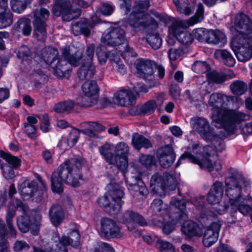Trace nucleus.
I'll return each mask as SVG.
<instances>
[{
    "mask_svg": "<svg viewBox=\"0 0 252 252\" xmlns=\"http://www.w3.org/2000/svg\"><path fill=\"white\" fill-rule=\"evenodd\" d=\"M156 107V102L154 100H150L141 107L140 111L143 113L151 114L154 112Z\"/></svg>",
    "mask_w": 252,
    "mask_h": 252,
    "instance_id": "052dcab7",
    "label": "nucleus"
},
{
    "mask_svg": "<svg viewBox=\"0 0 252 252\" xmlns=\"http://www.w3.org/2000/svg\"><path fill=\"white\" fill-rule=\"evenodd\" d=\"M156 247L161 252H177V250L171 243L158 237H156Z\"/></svg>",
    "mask_w": 252,
    "mask_h": 252,
    "instance_id": "a18cd8bd",
    "label": "nucleus"
},
{
    "mask_svg": "<svg viewBox=\"0 0 252 252\" xmlns=\"http://www.w3.org/2000/svg\"><path fill=\"white\" fill-rule=\"evenodd\" d=\"M209 30L204 28H198L193 31L194 37L200 42H207Z\"/></svg>",
    "mask_w": 252,
    "mask_h": 252,
    "instance_id": "4d7b16f0",
    "label": "nucleus"
},
{
    "mask_svg": "<svg viewBox=\"0 0 252 252\" xmlns=\"http://www.w3.org/2000/svg\"><path fill=\"white\" fill-rule=\"evenodd\" d=\"M84 160L72 158L62 163L51 177L52 189L54 192L63 191V184L78 187L83 182L81 169Z\"/></svg>",
    "mask_w": 252,
    "mask_h": 252,
    "instance_id": "7ed1b4c3",
    "label": "nucleus"
},
{
    "mask_svg": "<svg viewBox=\"0 0 252 252\" xmlns=\"http://www.w3.org/2000/svg\"><path fill=\"white\" fill-rule=\"evenodd\" d=\"M41 219L42 216L39 212L35 213L34 221L31 220L29 215H21L17 218V224L21 232L26 233L31 229H32V233L36 235Z\"/></svg>",
    "mask_w": 252,
    "mask_h": 252,
    "instance_id": "ddd939ff",
    "label": "nucleus"
},
{
    "mask_svg": "<svg viewBox=\"0 0 252 252\" xmlns=\"http://www.w3.org/2000/svg\"><path fill=\"white\" fill-rule=\"evenodd\" d=\"M179 183L178 180L167 173L162 175L156 173L152 176L150 181V187L152 190L156 193H158L160 190L165 191L175 190Z\"/></svg>",
    "mask_w": 252,
    "mask_h": 252,
    "instance_id": "9d476101",
    "label": "nucleus"
},
{
    "mask_svg": "<svg viewBox=\"0 0 252 252\" xmlns=\"http://www.w3.org/2000/svg\"><path fill=\"white\" fill-rule=\"evenodd\" d=\"M32 0H11L10 1L11 8L13 11L21 13L25 9L27 3L31 2Z\"/></svg>",
    "mask_w": 252,
    "mask_h": 252,
    "instance_id": "603ef678",
    "label": "nucleus"
},
{
    "mask_svg": "<svg viewBox=\"0 0 252 252\" xmlns=\"http://www.w3.org/2000/svg\"><path fill=\"white\" fill-rule=\"evenodd\" d=\"M96 202L99 206L110 214L116 215L120 212L119 205H115L109 195L107 194V192L103 196L99 197Z\"/></svg>",
    "mask_w": 252,
    "mask_h": 252,
    "instance_id": "bb28decb",
    "label": "nucleus"
},
{
    "mask_svg": "<svg viewBox=\"0 0 252 252\" xmlns=\"http://www.w3.org/2000/svg\"><path fill=\"white\" fill-rule=\"evenodd\" d=\"M121 221L126 224H138L141 226L147 225V223L144 218L138 214L131 210H127L122 215L121 218Z\"/></svg>",
    "mask_w": 252,
    "mask_h": 252,
    "instance_id": "393cba45",
    "label": "nucleus"
},
{
    "mask_svg": "<svg viewBox=\"0 0 252 252\" xmlns=\"http://www.w3.org/2000/svg\"><path fill=\"white\" fill-rule=\"evenodd\" d=\"M207 43L218 44L226 42L225 35L219 30H209Z\"/></svg>",
    "mask_w": 252,
    "mask_h": 252,
    "instance_id": "c9c22d12",
    "label": "nucleus"
},
{
    "mask_svg": "<svg viewBox=\"0 0 252 252\" xmlns=\"http://www.w3.org/2000/svg\"><path fill=\"white\" fill-rule=\"evenodd\" d=\"M49 215L52 223L55 226H59L64 219V214L61 205L53 204L49 210Z\"/></svg>",
    "mask_w": 252,
    "mask_h": 252,
    "instance_id": "cd10ccee",
    "label": "nucleus"
},
{
    "mask_svg": "<svg viewBox=\"0 0 252 252\" xmlns=\"http://www.w3.org/2000/svg\"><path fill=\"white\" fill-rule=\"evenodd\" d=\"M17 210L21 212L24 215H29L30 209L29 206L25 203H24L20 199L14 198L11 200L9 203L8 208L6 214L8 213L13 211L14 216L15 215V210Z\"/></svg>",
    "mask_w": 252,
    "mask_h": 252,
    "instance_id": "72a5a7b5",
    "label": "nucleus"
},
{
    "mask_svg": "<svg viewBox=\"0 0 252 252\" xmlns=\"http://www.w3.org/2000/svg\"><path fill=\"white\" fill-rule=\"evenodd\" d=\"M115 157L117 160L116 166L124 173L128 166L127 155L129 147L126 143L120 142L115 147Z\"/></svg>",
    "mask_w": 252,
    "mask_h": 252,
    "instance_id": "f3484780",
    "label": "nucleus"
},
{
    "mask_svg": "<svg viewBox=\"0 0 252 252\" xmlns=\"http://www.w3.org/2000/svg\"><path fill=\"white\" fill-rule=\"evenodd\" d=\"M95 73V67L93 63L85 62L78 69L77 76L80 80H90Z\"/></svg>",
    "mask_w": 252,
    "mask_h": 252,
    "instance_id": "c85d7f7f",
    "label": "nucleus"
},
{
    "mask_svg": "<svg viewBox=\"0 0 252 252\" xmlns=\"http://www.w3.org/2000/svg\"><path fill=\"white\" fill-rule=\"evenodd\" d=\"M182 231L189 237L200 236L202 233L199 225L191 220L187 221L183 224Z\"/></svg>",
    "mask_w": 252,
    "mask_h": 252,
    "instance_id": "f704fd0d",
    "label": "nucleus"
},
{
    "mask_svg": "<svg viewBox=\"0 0 252 252\" xmlns=\"http://www.w3.org/2000/svg\"><path fill=\"white\" fill-rule=\"evenodd\" d=\"M29 248V245L26 242L18 240L14 245L13 250L15 252H22L28 250Z\"/></svg>",
    "mask_w": 252,
    "mask_h": 252,
    "instance_id": "338daca9",
    "label": "nucleus"
},
{
    "mask_svg": "<svg viewBox=\"0 0 252 252\" xmlns=\"http://www.w3.org/2000/svg\"><path fill=\"white\" fill-rule=\"evenodd\" d=\"M75 103L71 100H68L56 104L54 109L55 111L60 113H68L73 109Z\"/></svg>",
    "mask_w": 252,
    "mask_h": 252,
    "instance_id": "49530a36",
    "label": "nucleus"
},
{
    "mask_svg": "<svg viewBox=\"0 0 252 252\" xmlns=\"http://www.w3.org/2000/svg\"><path fill=\"white\" fill-rule=\"evenodd\" d=\"M114 149V145L108 143H105L98 148L101 155L103 157L106 162L110 164L116 165L117 160L113 153Z\"/></svg>",
    "mask_w": 252,
    "mask_h": 252,
    "instance_id": "2f4dec72",
    "label": "nucleus"
},
{
    "mask_svg": "<svg viewBox=\"0 0 252 252\" xmlns=\"http://www.w3.org/2000/svg\"><path fill=\"white\" fill-rule=\"evenodd\" d=\"M150 6V3L148 0L136 1L129 15V24L134 28L140 29L157 28V22L146 13Z\"/></svg>",
    "mask_w": 252,
    "mask_h": 252,
    "instance_id": "423d86ee",
    "label": "nucleus"
},
{
    "mask_svg": "<svg viewBox=\"0 0 252 252\" xmlns=\"http://www.w3.org/2000/svg\"><path fill=\"white\" fill-rule=\"evenodd\" d=\"M230 88L232 93L236 95L243 94L247 89V85L241 81H234L230 85Z\"/></svg>",
    "mask_w": 252,
    "mask_h": 252,
    "instance_id": "8fccbe9b",
    "label": "nucleus"
},
{
    "mask_svg": "<svg viewBox=\"0 0 252 252\" xmlns=\"http://www.w3.org/2000/svg\"><path fill=\"white\" fill-rule=\"evenodd\" d=\"M165 209L166 206L163 205L162 201L160 199H155L151 203L150 210L155 215L161 213Z\"/></svg>",
    "mask_w": 252,
    "mask_h": 252,
    "instance_id": "5fc2aeb1",
    "label": "nucleus"
},
{
    "mask_svg": "<svg viewBox=\"0 0 252 252\" xmlns=\"http://www.w3.org/2000/svg\"><path fill=\"white\" fill-rule=\"evenodd\" d=\"M184 54L182 48L172 47L168 50V57L170 60L175 61L180 58Z\"/></svg>",
    "mask_w": 252,
    "mask_h": 252,
    "instance_id": "0e129e2a",
    "label": "nucleus"
},
{
    "mask_svg": "<svg viewBox=\"0 0 252 252\" xmlns=\"http://www.w3.org/2000/svg\"><path fill=\"white\" fill-rule=\"evenodd\" d=\"M229 176L225 178L224 183L226 188L225 195L226 196L223 201V206L216 208V212L222 215L226 211H229V216L227 218L229 223H236L240 221L241 218L237 211L246 215L252 211L249 205L241 204L243 199L242 192L250 187V181L237 170L230 168L228 169Z\"/></svg>",
    "mask_w": 252,
    "mask_h": 252,
    "instance_id": "f257e3e1",
    "label": "nucleus"
},
{
    "mask_svg": "<svg viewBox=\"0 0 252 252\" xmlns=\"http://www.w3.org/2000/svg\"><path fill=\"white\" fill-rule=\"evenodd\" d=\"M178 11L181 13L188 16L191 14L193 7L189 3L190 0H173Z\"/></svg>",
    "mask_w": 252,
    "mask_h": 252,
    "instance_id": "58836bf2",
    "label": "nucleus"
},
{
    "mask_svg": "<svg viewBox=\"0 0 252 252\" xmlns=\"http://www.w3.org/2000/svg\"><path fill=\"white\" fill-rule=\"evenodd\" d=\"M204 6L199 2L193 16L184 21L176 20L179 23L178 28L180 29L177 33L176 38L181 44L188 46L192 42L193 39L191 34L188 31H184L182 28L192 26L202 22L204 18Z\"/></svg>",
    "mask_w": 252,
    "mask_h": 252,
    "instance_id": "0eeeda50",
    "label": "nucleus"
},
{
    "mask_svg": "<svg viewBox=\"0 0 252 252\" xmlns=\"http://www.w3.org/2000/svg\"><path fill=\"white\" fill-rule=\"evenodd\" d=\"M1 169L2 171L3 176L5 178L11 179L15 177L14 170L16 168H14L6 164H1Z\"/></svg>",
    "mask_w": 252,
    "mask_h": 252,
    "instance_id": "e2e57ef3",
    "label": "nucleus"
},
{
    "mask_svg": "<svg viewBox=\"0 0 252 252\" xmlns=\"http://www.w3.org/2000/svg\"><path fill=\"white\" fill-rule=\"evenodd\" d=\"M19 190L24 198H30L37 190L36 182L34 181L25 180L19 185Z\"/></svg>",
    "mask_w": 252,
    "mask_h": 252,
    "instance_id": "a878e982",
    "label": "nucleus"
},
{
    "mask_svg": "<svg viewBox=\"0 0 252 252\" xmlns=\"http://www.w3.org/2000/svg\"><path fill=\"white\" fill-rule=\"evenodd\" d=\"M94 252H114V251L108 244L102 242L94 249Z\"/></svg>",
    "mask_w": 252,
    "mask_h": 252,
    "instance_id": "774afa93",
    "label": "nucleus"
},
{
    "mask_svg": "<svg viewBox=\"0 0 252 252\" xmlns=\"http://www.w3.org/2000/svg\"><path fill=\"white\" fill-rule=\"evenodd\" d=\"M126 182L128 185V189L135 196L142 198L148 193V190L141 181L140 175L131 176V178L126 180Z\"/></svg>",
    "mask_w": 252,
    "mask_h": 252,
    "instance_id": "412c9836",
    "label": "nucleus"
},
{
    "mask_svg": "<svg viewBox=\"0 0 252 252\" xmlns=\"http://www.w3.org/2000/svg\"><path fill=\"white\" fill-rule=\"evenodd\" d=\"M87 20L81 21L72 24L71 30L75 35H78L81 33L87 36L90 34L89 27Z\"/></svg>",
    "mask_w": 252,
    "mask_h": 252,
    "instance_id": "e433bc0d",
    "label": "nucleus"
},
{
    "mask_svg": "<svg viewBox=\"0 0 252 252\" xmlns=\"http://www.w3.org/2000/svg\"><path fill=\"white\" fill-rule=\"evenodd\" d=\"M179 23L176 20L172 22L171 26L169 27L168 35L167 38V42L169 45L173 46L176 43V39L177 32H179V29L178 28Z\"/></svg>",
    "mask_w": 252,
    "mask_h": 252,
    "instance_id": "c03bdc74",
    "label": "nucleus"
},
{
    "mask_svg": "<svg viewBox=\"0 0 252 252\" xmlns=\"http://www.w3.org/2000/svg\"><path fill=\"white\" fill-rule=\"evenodd\" d=\"M215 141L214 148L211 146H207L202 148V155L206 156H214L217 152H222L225 148L224 141L220 138V135L217 134V137L212 141Z\"/></svg>",
    "mask_w": 252,
    "mask_h": 252,
    "instance_id": "c756f323",
    "label": "nucleus"
},
{
    "mask_svg": "<svg viewBox=\"0 0 252 252\" xmlns=\"http://www.w3.org/2000/svg\"><path fill=\"white\" fill-rule=\"evenodd\" d=\"M170 205L172 208L177 210V214L173 217L172 222H167L165 223L159 222L157 224L159 226H162L163 233L166 234L170 233L174 230V225L178 221L181 222L182 220H185L188 218L186 211V203L184 200H180L172 197Z\"/></svg>",
    "mask_w": 252,
    "mask_h": 252,
    "instance_id": "1a4fd4ad",
    "label": "nucleus"
},
{
    "mask_svg": "<svg viewBox=\"0 0 252 252\" xmlns=\"http://www.w3.org/2000/svg\"><path fill=\"white\" fill-rule=\"evenodd\" d=\"M100 233L101 236L107 239L120 238L123 236L117 222L107 217L103 218L100 220Z\"/></svg>",
    "mask_w": 252,
    "mask_h": 252,
    "instance_id": "4468645a",
    "label": "nucleus"
},
{
    "mask_svg": "<svg viewBox=\"0 0 252 252\" xmlns=\"http://www.w3.org/2000/svg\"><path fill=\"white\" fill-rule=\"evenodd\" d=\"M221 226V222L217 220L205 227L203 238L204 246L210 247L217 242Z\"/></svg>",
    "mask_w": 252,
    "mask_h": 252,
    "instance_id": "a211bd4d",
    "label": "nucleus"
},
{
    "mask_svg": "<svg viewBox=\"0 0 252 252\" xmlns=\"http://www.w3.org/2000/svg\"><path fill=\"white\" fill-rule=\"evenodd\" d=\"M1 157L5 161V162L2 164H6L14 168H17L20 165V159L15 156L5 153L1 155Z\"/></svg>",
    "mask_w": 252,
    "mask_h": 252,
    "instance_id": "de8ad7c7",
    "label": "nucleus"
},
{
    "mask_svg": "<svg viewBox=\"0 0 252 252\" xmlns=\"http://www.w3.org/2000/svg\"><path fill=\"white\" fill-rule=\"evenodd\" d=\"M140 162L145 165L147 168L150 167L156 162L155 158L154 156L148 155H143L139 158Z\"/></svg>",
    "mask_w": 252,
    "mask_h": 252,
    "instance_id": "bf43d9fd",
    "label": "nucleus"
},
{
    "mask_svg": "<svg viewBox=\"0 0 252 252\" xmlns=\"http://www.w3.org/2000/svg\"><path fill=\"white\" fill-rule=\"evenodd\" d=\"M13 22V16L10 11L0 12V29L9 26Z\"/></svg>",
    "mask_w": 252,
    "mask_h": 252,
    "instance_id": "3c124183",
    "label": "nucleus"
},
{
    "mask_svg": "<svg viewBox=\"0 0 252 252\" xmlns=\"http://www.w3.org/2000/svg\"><path fill=\"white\" fill-rule=\"evenodd\" d=\"M214 56L216 59L228 66H233L235 64V59L232 54L226 50H217L214 54Z\"/></svg>",
    "mask_w": 252,
    "mask_h": 252,
    "instance_id": "473e14b6",
    "label": "nucleus"
},
{
    "mask_svg": "<svg viewBox=\"0 0 252 252\" xmlns=\"http://www.w3.org/2000/svg\"><path fill=\"white\" fill-rule=\"evenodd\" d=\"M192 122L193 128L204 140L212 141L217 137V133L214 131L207 119L197 117L192 119Z\"/></svg>",
    "mask_w": 252,
    "mask_h": 252,
    "instance_id": "f8f14e48",
    "label": "nucleus"
},
{
    "mask_svg": "<svg viewBox=\"0 0 252 252\" xmlns=\"http://www.w3.org/2000/svg\"><path fill=\"white\" fill-rule=\"evenodd\" d=\"M62 237L66 238L65 244L70 245L73 247H77L79 246L80 236L78 229L77 228L72 229V230L69 232L68 236H66L63 235Z\"/></svg>",
    "mask_w": 252,
    "mask_h": 252,
    "instance_id": "37998d69",
    "label": "nucleus"
},
{
    "mask_svg": "<svg viewBox=\"0 0 252 252\" xmlns=\"http://www.w3.org/2000/svg\"><path fill=\"white\" fill-rule=\"evenodd\" d=\"M146 40L152 48L155 50L159 49L161 46V38L157 33L148 34Z\"/></svg>",
    "mask_w": 252,
    "mask_h": 252,
    "instance_id": "09e8293b",
    "label": "nucleus"
},
{
    "mask_svg": "<svg viewBox=\"0 0 252 252\" xmlns=\"http://www.w3.org/2000/svg\"><path fill=\"white\" fill-rule=\"evenodd\" d=\"M83 126L92 128L97 133H100L105 130V127L102 125L95 122H86L82 124Z\"/></svg>",
    "mask_w": 252,
    "mask_h": 252,
    "instance_id": "680f3d73",
    "label": "nucleus"
},
{
    "mask_svg": "<svg viewBox=\"0 0 252 252\" xmlns=\"http://www.w3.org/2000/svg\"><path fill=\"white\" fill-rule=\"evenodd\" d=\"M208 82L215 84H221L227 80V76L215 70H209L206 74Z\"/></svg>",
    "mask_w": 252,
    "mask_h": 252,
    "instance_id": "ea45409f",
    "label": "nucleus"
},
{
    "mask_svg": "<svg viewBox=\"0 0 252 252\" xmlns=\"http://www.w3.org/2000/svg\"><path fill=\"white\" fill-rule=\"evenodd\" d=\"M233 97L224 94L214 93L211 94L208 100V105L211 107L213 121L220 126L218 127H222L229 133L232 132L237 124L247 120L249 117L240 111L223 109Z\"/></svg>",
    "mask_w": 252,
    "mask_h": 252,
    "instance_id": "f03ea898",
    "label": "nucleus"
},
{
    "mask_svg": "<svg viewBox=\"0 0 252 252\" xmlns=\"http://www.w3.org/2000/svg\"><path fill=\"white\" fill-rule=\"evenodd\" d=\"M224 186L220 181H215L211 186L207 196V201L211 204H218L224 194Z\"/></svg>",
    "mask_w": 252,
    "mask_h": 252,
    "instance_id": "b1692460",
    "label": "nucleus"
},
{
    "mask_svg": "<svg viewBox=\"0 0 252 252\" xmlns=\"http://www.w3.org/2000/svg\"><path fill=\"white\" fill-rule=\"evenodd\" d=\"M82 90L84 94L98 96V87L94 81H86L82 86Z\"/></svg>",
    "mask_w": 252,
    "mask_h": 252,
    "instance_id": "a19ab883",
    "label": "nucleus"
},
{
    "mask_svg": "<svg viewBox=\"0 0 252 252\" xmlns=\"http://www.w3.org/2000/svg\"><path fill=\"white\" fill-rule=\"evenodd\" d=\"M157 158L161 166L164 168L170 167L175 159V154L173 148L165 146L158 149Z\"/></svg>",
    "mask_w": 252,
    "mask_h": 252,
    "instance_id": "4be33fe9",
    "label": "nucleus"
},
{
    "mask_svg": "<svg viewBox=\"0 0 252 252\" xmlns=\"http://www.w3.org/2000/svg\"><path fill=\"white\" fill-rule=\"evenodd\" d=\"M137 73L146 81L152 80L154 78V69L156 67L155 62L143 59H138L136 62Z\"/></svg>",
    "mask_w": 252,
    "mask_h": 252,
    "instance_id": "dca6fc26",
    "label": "nucleus"
},
{
    "mask_svg": "<svg viewBox=\"0 0 252 252\" xmlns=\"http://www.w3.org/2000/svg\"><path fill=\"white\" fill-rule=\"evenodd\" d=\"M98 101V96L83 94L81 97V105L84 107H91L97 104Z\"/></svg>",
    "mask_w": 252,
    "mask_h": 252,
    "instance_id": "864d4df0",
    "label": "nucleus"
},
{
    "mask_svg": "<svg viewBox=\"0 0 252 252\" xmlns=\"http://www.w3.org/2000/svg\"><path fill=\"white\" fill-rule=\"evenodd\" d=\"M33 35L39 40H43L47 36L46 20L50 15L49 11L45 8L35 10L34 12Z\"/></svg>",
    "mask_w": 252,
    "mask_h": 252,
    "instance_id": "9b49d317",
    "label": "nucleus"
},
{
    "mask_svg": "<svg viewBox=\"0 0 252 252\" xmlns=\"http://www.w3.org/2000/svg\"><path fill=\"white\" fill-rule=\"evenodd\" d=\"M82 53V48L76 49L72 46L68 49L67 48H63L62 55L64 59H58L55 63L50 65L54 74L58 77L64 76L71 70L69 64L75 66L78 65Z\"/></svg>",
    "mask_w": 252,
    "mask_h": 252,
    "instance_id": "39448f33",
    "label": "nucleus"
},
{
    "mask_svg": "<svg viewBox=\"0 0 252 252\" xmlns=\"http://www.w3.org/2000/svg\"><path fill=\"white\" fill-rule=\"evenodd\" d=\"M231 47L239 61L246 62L252 58V36L248 38L234 37Z\"/></svg>",
    "mask_w": 252,
    "mask_h": 252,
    "instance_id": "6e6552de",
    "label": "nucleus"
},
{
    "mask_svg": "<svg viewBox=\"0 0 252 252\" xmlns=\"http://www.w3.org/2000/svg\"><path fill=\"white\" fill-rule=\"evenodd\" d=\"M101 39L107 45H119L125 41V32L120 28H110L102 34Z\"/></svg>",
    "mask_w": 252,
    "mask_h": 252,
    "instance_id": "2eb2a0df",
    "label": "nucleus"
},
{
    "mask_svg": "<svg viewBox=\"0 0 252 252\" xmlns=\"http://www.w3.org/2000/svg\"><path fill=\"white\" fill-rule=\"evenodd\" d=\"M132 144L134 148L140 150L142 147L149 148L152 147L150 141L138 133H134L132 137Z\"/></svg>",
    "mask_w": 252,
    "mask_h": 252,
    "instance_id": "4c0bfd02",
    "label": "nucleus"
},
{
    "mask_svg": "<svg viewBox=\"0 0 252 252\" xmlns=\"http://www.w3.org/2000/svg\"><path fill=\"white\" fill-rule=\"evenodd\" d=\"M135 99V96L131 91L123 89L114 93L112 102L118 106L126 107L132 105Z\"/></svg>",
    "mask_w": 252,
    "mask_h": 252,
    "instance_id": "aec40b11",
    "label": "nucleus"
},
{
    "mask_svg": "<svg viewBox=\"0 0 252 252\" xmlns=\"http://www.w3.org/2000/svg\"><path fill=\"white\" fill-rule=\"evenodd\" d=\"M56 238L58 240H55L53 243L49 248V252H68L66 247L68 245L65 244L66 238L62 237L61 239H59V236L57 235Z\"/></svg>",
    "mask_w": 252,
    "mask_h": 252,
    "instance_id": "79ce46f5",
    "label": "nucleus"
},
{
    "mask_svg": "<svg viewBox=\"0 0 252 252\" xmlns=\"http://www.w3.org/2000/svg\"><path fill=\"white\" fill-rule=\"evenodd\" d=\"M17 26L24 35H29L30 34L32 28L29 20L25 19H20L17 22Z\"/></svg>",
    "mask_w": 252,
    "mask_h": 252,
    "instance_id": "6e6d98bb",
    "label": "nucleus"
},
{
    "mask_svg": "<svg viewBox=\"0 0 252 252\" xmlns=\"http://www.w3.org/2000/svg\"><path fill=\"white\" fill-rule=\"evenodd\" d=\"M187 150L181 156L179 161L187 159L198 165L201 168L207 169L209 171L214 170L219 171L221 169L220 161L217 160L213 163L212 158L213 156L209 157L202 155V147L198 144L191 141L190 145L187 147Z\"/></svg>",
    "mask_w": 252,
    "mask_h": 252,
    "instance_id": "20e7f679",
    "label": "nucleus"
},
{
    "mask_svg": "<svg viewBox=\"0 0 252 252\" xmlns=\"http://www.w3.org/2000/svg\"><path fill=\"white\" fill-rule=\"evenodd\" d=\"M58 51L54 47H47L44 48L40 55V63L43 62L46 65L55 63L58 58Z\"/></svg>",
    "mask_w": 252,
    "mask_h": 252,
    "instance_id": "7c9ffc66",
    "label": "nucleus"
},
{
    "mask_svg": "<svg viewBox=\"0 0 252 252\" xmlns=\"http://www.w3.org/2000/svg\"><path fill=\"white\" fill-rule=\"evenodd\" d=\"M192 69L197 73L205 72L209 70V66L205 62L197 61L192 66Z\"/></svg>",
    "mask_w": 252,
    "mask_h": 252,
    "instance_id": "13d9d810",
    "label": "nucleus"
},
{
    "mask_svg": "<svg viewBox=\"0 0 252 252\" xmlns=\"http://www.w3.org/2000/svg\"><path fill=\"white\" fill-rule=\"evenodd\" d=\"M234 27L241 35H248L252 32V21L244 13H239L235 16Z\"/></svg>",
    "mask_w": 252,
    "mask_h": 252,
    "instance_id": "6ab92c4d",
    "label": "nucleus"
},
{
    "mask_svg": "<svg viewBox=\"0 0 252 252\" xmlns=\"http://www.w3.org/2000/svg\"><path fill=\"white\" fill-rule=\"evenodd\" d=\"M107 188L108 189L107 194L109 195L115 205H119V212H120L122 206L124 204V201L122 200L125 196L124 188L119 184L112 183V182L107 185Z\"/></svg>",
    "mask_w": 252,
    "mask_h": 252,
    "instance_id": "5701e85b",
    "label": "nucleus"
},
{
    "mask_svg": "<svg viewBox=\"0 0 252 252\" xmlns=\"http://www.w3.org/2000/svg\"><path fill=\"white\" fill-rule=\"evenodd\" d=\"M80 132L76 128L72 129L67 138L69 142L70 146H73L77 142L80 135Z\"/></svg>",
    "mask_w": 252,
    "mask_h": 252,
    "instance_id": "69168bd1",
    "label": "nucleus"
}]
</instances>
